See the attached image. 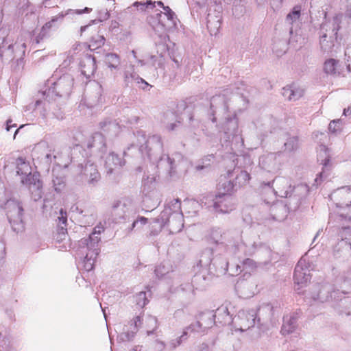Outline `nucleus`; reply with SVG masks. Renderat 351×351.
Masks as SVG:
<instances>
[{"label": "nucleus", "instance_id": "13", "mask_svg": "<svg viewBox=\"0 0 351 351\" xmlns=\"http://www.w3.org/2000/svg\"><path fill=\"white\" fill-rule=\"evenodd\" d=\"M100 239L89 234L88 237L79 241V248L82 255L98 256L100 252Z\"/></svg>", "mask_w": 351, "mask_h": 351}, {"label": "nucleus", "instance_id": "5", "mask_svg": "<svg viewBox=\"0 0 351 351\" xmlns=\"http://www.w3.org/2000/svg\"><path fill=\"white\" fill-rule=\"evenodd\" d=\"M74 79L70 74L61 76L57 81L47 80L48 88L42 91L45 99L50 102L56 97H67L71 93Z\"/></svg>", "mask_w": 351, "mask_h": 351}, {"label": "nucleus", "instance_id": "51", "mask_svg": "<svg viewBox=\"0 0 351 351\" xmlns=\"http://www.w3.org/2000/svg\"><path fill=\"white\" fill-rule=\"evenodd\" d=\"M241 267L243 271H244L246 274H250L255 271L257 268V263L251 258H245L241 263Z\"/></svg>", "mask_w": 351, "mask_h": 351}, {"label": "nucleus", "instance_id": "52", "mask_svg": "<svg viewBox=\"0 0 351 351\" xmlns=\"http://www.w3.org/2000/svg\"><path fill=\"white\" fill-rule=\"evenodd\" d=\"M145 322L146 326L148 328L147 334L150 335L158 328V320L156 317L149 315L147 317Z\"/></svg>", "mask_w": 351, "mask_h": 351}, {"label": "nucleus", "instance_id": "39", "mask_svg": "<svg viewBox=\"0 0 351 351\" xmlns=\"http://www.w3.org/2000/svg\"><path fill=\"white\" fill-rule=\"evenodd\" d=\"M337 38H328V37H322V35H319V44L321 49L324 52H332L333 51L334 47H335V43L337 42Z\"/></svg>", "mask_w": 351, "mask_h": 351}, {"label": "nucleus", "instance_id": "21", "mask_svg": "<svg viewBox=\"0 0 351 351\" xmlns=\"http://www.w3.org/2000/svg\"><path fill=\"white\" fill-rule=\"evenodd\" d=\"M161 223V228L167 225L169 227L170 233L175 234L180 232L184 227V219L182 213L171 215L165 218L164 222Z\"/></svg>", "mask_w": 351, "mask_h": 351}, {"label": "nucleus", "instance_id": "36", "mask_svg": "<svg viewBox=\"0 0 351 351\" xmlns=\"http://www.w3.org/2000/svg\"><path fill=\"white\" fill-rule=\"evenodd\" d=\"M53 239L57 243H62V245L59 246V247L66 249V245L69 240L66 228L63 226L58 228L56 232L53 235Z\"/></svg>", "mask_w": 351, "mask_h": 351}, {"label": "nucleus", "instance_id": "40", "mask_svg": "<svg viewBox=\"0 0 351 351\" xmlns=\"http://www.w3.org/2000/svg\"><path fill=\"white\" fill-rule=\"evenodd\" d=\"M211 239L217 244H223L226 240V232L221 228H213L210 232Z\"/></svg>", "mask_w": 351, "mask_h": 351}, {"label": "nucleus", "instance_id": "53", "mask_svg": "<svg viewBox=\"0 0 351 351\" xmlns=\"http://www.w3.org/2000/svg\"><path fill=\"white\" fill-rule=\"evenodd\" d=\"M184 330L187 331V335H189V332L194 334H201L206 332L204 328L200 326V324L197 319L195 322L191 324L189 326H186Z\"/></svg>", "mask_w": 351, "mask_h": 351}, {"label": "nucleus", "instance_id": "4", "mask_svg": "<svg viewBox=\"0 0 351 351\" xmlns=\"http://www.w3.org/2000/svg\"><path fill=\"white\" fill-rule=\"evenodd\" d=\"M347 293L345 291H340L334 285L326 282L322 285L317 297L313 298L322 302H332L334 306L344 308L343 312L347 315H350L351 298L343 296Z\"/></svg>", "mask_w": 351, "mask_h": 351}, {"label": "nucleus", "instance_id": "1", "mask_svg": "<svg viewBox=\"0 0 351 351\" xmlns=\"http://www.w3.org/2000/svg\"><path fill=\"white\" fill-rule=\"evenodd\" d=\"M142 141L145 143L139 146L138 151L144 158L147 156L150 162V168L153 171L152 173L147 171V174L145 173L143 178V183L145 185L152 184L156 177V168L166 167L169 173L171 176L176 168L175 160L168 156H162L163 145L161 138L158 135H152L145 139V134L141 135Z\"/></svg>", "mask_w": 351, "mask_h": 351}, {"label": "nucleus", "instance_id": "32", "mask_svg": "<svg viewBox=\"0 0 351 351\" xmlns=\"http://www.w3.org/2000/svg\"><path fill=\"white\" fill-rule=\"evenodd\" d=\"M296 328V318L292 315H286L283 317V324L281 328V333L283 335L293 332Z\"/></svg>", "mask_w": 351, "mask_h": 351}, {"label": "nucleus", "instance_id": "2", "mask_svg": "<svg viewBox=\"0 0 351 351\" xmlns=\"http://www.w3.org/2000/svg\"><path fill=\"white\" fill-rule=\"evenodd\" d=\"M210 108L209 115L213 123L216 122L217 116H221L223 119L219 128L221 139L224 142H229L234 138L238 137L240 134L238 119L234 113L231 114L228 111V101L225 96H213L210 100Z\"/></svg>", "mask_w": 351, "mask_h": 351}, {"label": "nucleus", "instance_id": "27", "mask_svg": "<svg viewBox=\"0 0 351 351\" xmlns=\"http://www.w3.org/2000/svg\"><path fill=\"white\" fill-rule=\"evenodd\" d=\"M270 213L275 220L282 221L287 217L289 212L284 202L280 201L271 205Z\"/></svg>", "mask_w": 351, "mask_h": 351}, {"label": "nucleus", "instance_id": "29", "mask_svg": "<svg viewBox=\"0 0 351 351\" xmlns=\"http://www.w3.org/2000/svg\"><path fill=\"white\" fill-rule=\"evenodd\" d=\"M304 90L294 85L287 86L282 88V95L289 101H296L303 96Z\"/></svg>", "mask_w": 351, "mask_h": 351}, {"label": "nucleus", "instance_id": "41", "mask_svg": "<svg viewBox=\"0 0 351 351\" xmlns=\"http://www.w3.org/2000/svg\"><path fill=\"white\" fill-rule=\"evenodd\" d=\"M324 71L328 74L339 75L341 70L339 61L332 58L326 60L324 63Z\"/></svg>", "mask_w": 351, "mask_h": 351}, {"label": "nucleus", "instance_id": "45", "mask_svg": "<svg viewBox=\"0 0 351 351\" xmlns=\"http://www.w3.org/2000/svg\"><path fill=\"white\" fill-rule=\"evenodd\" d=\"M285 150L289 152H295L299 147V141L296 136H290L287 138L284 143Z\"/></svg>", "mask_w": 351, "mask_h": 351}, {"label": "nucleus", "instance_id": "47", "mask_svg": "<svg viewBox=\"0 0 351 351\" xmlns=\"http://www.w3.org/2000/svg\"><path fill=\"white\" fill-rule=\"evenodd\" d=\"M106 64L110 69H116L120 63V59L117 54L108 53L105 56L104 60Z\"/></svg>", "mask_w": 351, "mask_h": 351}, {"label": "nucleus", "instance_id": "25", "mask_svg": "<svg viewBox=\"0 0 351 351\" xmlns=\"http://www.w3.org/2000/svg\"><path fill=\"white\" fill-rule=\"evenodd\" d=\"M125 161L118 154L110 152L105 158L104 167L107 174H111L117 169L123 166Z\"/></svg>", "mask_w": 351, "mask_h": 351}, {"label": "nucleus", "instance_id": "30", "mask_svg": "<svg viewBox=\"0 0 351 351\" xmlns=\"http://www.w3.org/2000/svg\"><path fill=\"white\" fill-rule=\"evenodd\" d=\"M214 313L212 311H207L201 313L197 319L200 324V326L206 331L207 329L211 328L215 323Z\"/></svg>", "mask_w": 351, "mask_h": 351}, {"label": "nucleus", "instance_id": "15", "mask_svg": "<svg viewBox=\"0 0 351 351\" xmlns=\"http://www.w3.org/2000/svg\"><path fill=\"white\" fill-rule=\"evenodd\" d=\"M16 173L21 176V181L23 184H29L32 180L38 178V175L32 174V168L29 163L22 157L16 160Z\"/></svg>", "mask_w": 351, "mask_h": 351}, {"label": "nucleus", "instance_id": "57", "mask_svg": "<svg viewBox=\"0 0 351 351\" xmlns=\"http://www.w3.org/2000/svg\"><path fill=\"white\" fill-rule=\"evenodd\" d=\"M134 298L136 305L141 308H143L149 302L145 291L139 292L134 296Z\"/></svg>", "mask_w": 351, "mask_h": 351}, {"label": "nucleus", "instance_id": "9", "mask_svg": "<svg viewBox=\"0 0 351 351\" xmlns=\"http://www.w3.org/2000/svg\"><path fill=\"white\" fill-rule=\"evenodd\" d=\"M178 213H182L181 210V201L179 199H174L171 200L165 209L160 213L158 218L153 219L152 223V230L150 234L156 235L161 230V223L164 222L165 218L171 215H176Z\"/></svg>", "mask_w": 351, "mask_h": 351}, {"label": "nucleus", "instance_id": "38", "mask_svg": "<svg viewBox=\"0 0 351 351\" xmlns=\"http://www.w3.org/2000/svg\"><path fill=\"white\" fill-rule=\"evenodd\" d=\"M221 27V18L219 16H213L210 14L207 17V27L210 34H216Z\"/></svg>", "mask_w": 351, "mask_h": 351}, {"label": "nucleus", "instance_id": "44", "mask_svg": "<svg viewBox=\"0 0 351 351\" xmlns=\"http://www.w3.org/2000/svg\"><path fill=\"white\" fill-rule=\"evenodd\" d=\"M301 5H297L293 7L292 11L289 12L286 17V22L289 25L299 20L301 15Z\"/></svg>", "mask_w": 351, "mask_h": 351}, {"label": "nucleus", "instance_id": "63", "mask_svg": "<svg viewBox=\"0 0 351 351\" xmlns=\"http://www.w3.org/2000/svg\"><path fill=\"white\" fill-rule=\"evenodd\" d=\"M241 267H242L241 265L237 264L234 267H228V271H229V274L231 276H237L243 271Z\"/></svg>", "mask_w": 351, "mask_h": 351}, {"label": "nucleus", "instance_id": "49", "mask_svg": "<svg viewBox=\"0 0 351 351\" xmlns=\"http://www.w3.org/2000/svg\"><path fill=\"white\" fill-rule=\"evenodd\" d=\"M188 338L189 335H187V331L183 330L182 334L180 337L173 339L169 342L168 348L170 350L176 349L177 347L180 346L183 341H186Z\"/></svg>", "mask_w": 351, "mask_h": 351}, {"label": "nucleus", "instance_id": "34", "mask_svg": "<svg viewBox=\"0 0 351 351\" xmlns=\"http://www.w3.org/2000/svg\"><path fill=\"white\" fill-rule=\"evenodd\" d=\"M29 186V191L32 193V197L34 201H38L42 197V182L39 178L32 180V183L26 184Z\"/></svg>", "mask_w": 351, "mask_h": 351}, {"label": "nucleus", "instance_id": "7", "mask_svg": "<svg viewBox=\"0 0 351 351\" xmlns=\"http://www.w3.org/2000/svg\"><path fill=\"white\" fill-rule=\"evenodd\" d=\"M7 217L12 230L19 233L24 229L23 222V208L21 204L14 199H9L5 203Z\"/></svg>", "mask_w": 351, "mask_h": 351}, {"label": "nucleus", "instance_id": "18", "mask_svg": "<svg viewBox=\"0 0 351 351\" xmlns=\"http://www.w3.org/2000/svg\"><path fill=\"white\" fill-rule=\"evenodd\" d=\"M311 279L310 270L306 261L300 259L295 267L294 280L298 285H305Z\"/></svg>", "mask_w": 351, "mask_h": 351}, {"label": "nucleus", "instance_id": "16", "mask_svg": "<svg viewBox=\"0 0 351 351\" xmlns=\"http://www.w3.org/2000/svg\"><path fill=\"white\" fill-rule=\"evenodd\" d=\"M341 18V15H337L333 17L332 20L324 22L321 25L319 35L328 38H337V32L340 28Z\"/></svg>", "mask_w": 351, "mask_h": 351}, {"label": "nucleus", "instance_id": "37", "mask_svg": "<svg viewBox=\"0 0 351 351\" xmlns=\"http://www.w3.org/2000/svg\"><path fill=\"white\" fill-rule=\"evenodd\" d=\"M284 202L289 212L295 211L300 206L301 198L298 195L289 193Z\"/></svg>", "mask_w": 351, "mask_h": 351}, {"label": "nucleus", "instance_id": "42", "mask_svg": "<svg viewBox=\"0 0 351 351\" xmlns=\"http://www.w3.org/2000/svg\"><path fill=\"white\" fill-rule=\"evenodd\" d=\"M100 125L104 132L110 135H116L119 132V127L115 121H105L101 122Z\"/></svg>", "mask_w": 351, "mask_h": 351}, {"label": "nucleus", "instance_id": "64", "mask_svg": "<svg viewBox=\"0 0 351 351\" xmlns=\"http://www.w3.org/2000/svg\"><path fill=\"white\" fill-rule=\"evenodd\" d=\"M154 273L158 278H160L168 273V270L165 268V266L159 265L156 267Z\"/></svg>", "mask_w": 351, "mask_h": 351}, {"label": "nucleus", "instance_id": "17", "mask_svg": "<svg viewBox=\"0 0 351 351\" xmlns=\"http://www.w3.org/2000/svg\"><path fill=\"white\" fill-rule=\"evenodd\" d=\"M84 146L90 149L93 153H101L104 154L106 150V140L101 133L96 132L93 134L86 142L84 143Z\"/></svg>", "mask_w": 351, "mask_h": 351}, {"label": "nucleus", "instance_id": "46", "mask_svg": "<svg viewBox=\"0 0 351 351\" xmlns=\"http://www.w3.org/2000/svg\"><path fill=\"white\" fill-rule=\"evenodd\" d=\"M52 182L55 191L60 192L65 186V178L62 175L53 173Z\"/></svg>", "mask_w": 351, "mask_h": 351}, {"label": "nucleus", "instance_id": "60", "mask_svg": "<svg viewBox=\"0 0 351 351\" xmlns=\"http://www.w3.org/2000/svg\"><path fill=\"white\" fill-rule=\"evenodd\" d=\"M58 228L63 226L66 228L67 223V215L66 213L63 210V209H60V215L58 217Z\"/></svg>", "mask_w": 351, "mask_h": 351}, {"label": "nucleus", "instance_id": "3", "mask_svg": "<svg viewBox=\"0 0 351 351\" xmlns=\"http://www.w3.org/2000/svg\"><path fill=\"white\" fill-rule=\"evenodd\" d=\"M25 49L26 43L23 36L14 42V36L10 29H0V57L3 62L16 60V65L14 66L16 71H19L24 66L23 56Z\"/></svg>", "mask_w": 351, "mask_h": 351}, {"label": "nucleus", "instance_id": "24", "mask_svg": "<svg viewBox=\"0 0 351 351\" xmlns=\"http://www.w3.org/2000/svg\"><path fill=\"white\" fill-rule=\"evenodd\" d=\"M124 83L127 86H132L134 83L136 84H141V88L143 89H145V87L149 86V84L147 83L143 78H141L134 71V66L132 65H130L126 67L124 74Z\"/></svg>", "mask_w": 351, "mask_h": 351}, {"label": "nucleus", "instance_id": "43", "mask_svg": "<svg viewBox=\"0 0 351 351\" xmlns=\"http://www.w3.org/2000/svg\"><path fill=\"white\" fill-rule=\"evenodd\" d=\"M153 19V22L149 21V23H151L153 29L159 36H162L163 34L165 33V31L167 29L170 28L171 27L173 26L172 25H171V23H169L168 25H165V24L162 23L161 19H158L157 20L155 19Z\"/></svg>", "mask_w": 351, "mask_h": 351}, {"label": "nucleus", "instance_id": "12", "mask_svg": "<svg viewBox=\"0 0 351 351\" xmlns=\"http://www.w3.org/2000/svg\"><path fill=\"white\" fill-rule=\"evenodd\" d=\"M213 207L217 213H228L235 208V201L231 195L219 193L213 199Z\"/></svg>", "mask_w": 351, "mask_h": 351}, {"label": "nucleus", "instance_id": "10", "mask_svg": "<svg viewBox=\"0 0 351 351\" xmlns=\"http://www.w3.org/2000/svg\"><path fill=\"white\" fill-rule=\"evenodd\" d=\"M233 324L235 329L245 331L256 326L255 310H241L234 317Z\"/></svg>", "mask_w": 351, "mask_h": 351}, {"label": "nucleus", "instance_id": "33", "mask_svg": "<svg viewBox=\"0 0 351 351\" xmlns=\"http://www.w3.org/2000/svg\"><path fill=\"white\" fill-rule=\"evenodd\" d=\"M213 252L210 249H206L203 252L199 261V265L202 267L208 269L209 273H213V258H212Z\"/></svg>", "mask_w": 351, "mask_h": 351}, {"label": "nucleus", "instance_id": "23", "mask_svg": "<svg viewBox=\"0 0 351 351\" xmlns=\"http://www.w3.org/2000/svg\"><path fill=\"white\" fill-rule=\"evenodd\" d=\"M81 173L85 176L88 183L93 186L95 185L100 180V173L97 166L90 161H87L84 166L82 165Z\"/></svg>", "mask_w": 351, "mask_h": 351}, {"label": "nucleus", "instance_id": "35", "mask_svg": "<svg viewBox=\"0 0 351 351\" xmlns=\"http://www.w3.org/2000/svg\"><path fill=\"white\" fill-rule=\"evenodd\" d=\"M43 160L48 165L54 162L57 165L66 167V164L61 162L60 155L54 148H49V152L45 154Z\"/></svg>", "mask_w": 351, "mask_h": 351}, {"label": "nucleus", "instance_id": "48", "mask_svg": "<svg viewBox=\"0 0 351 351\" xmlns=\"http://www.w3.org/2000/svg\"><path fill=\"white\" fill-rule=\"evenodd\" d=\"M219 189H222V193L231 195L232 193L237 191L233 180H226L219 184Z\"/></svg>", "mask_w": 351, "mask_h": 351}, {"label": "nucleus", "instance_id": "58", "mask_svg": "<svg viewBox=\"0 0 351 351\" xmlns=\"http://www.w3.org/2000/svg\"><path fill=\"white\" fill-rule=\"evenodd\" d=\"M132 6L137 8V10L141 11H144L147 8H149V6H152V8L155 7V2H153L151 0L147 1L145 2L142 1H136L133 3Z\"/></svg>", "mask_w": 351, "mask_h": 351}, {"label": "nucleus", "instance_id": "31", "mask_svg": "<svg viewBox=\"0 0 351 351\" xmlns=\"http://www.w3.org/2000/svg\"><path fill=\"white\" fill-rule=\"evenodd\" d=\"M212 268L213 272L210 273V275H223L228 270V263L221 258H214Z\"/></svg>", "mask_w": 351, "mask_h": 351}, {"label": "nucleus", "instance_id": "50", "mask_svg": "<svg viewBox=\"0 0 351 351\" xmlns=\"http://www.w3.org/2000/svg\"><path fill=\"white\" fill-rule=\"evenodd\" d=\"M164 12H160L159 14H157V17H159V19H161L162 16L167 17V20L169 21V23L172 25H176V16L174 12L172 11V10L169 6H163Z\"/></svg>", "mask_w": 351, "mask_h": 351}, {"label": "nucleus", "instance_id": "56", "mask_svg": "<svg viewBox=\"0 0 351 351\" xmlns=\"http://www.w3.org/2000/svg\"><path fill=\"white\" fill-rule=\"evenodd\" d=\"M98 256L85 255L84 259V267L86 271H91L94 268L96 258Z\"/></svg>", "mask_w": 351, "mask_h": 351}, {"label": "nucleus", "instance_id": "22", "mask_svg": "<svg viewBox=\"0 0 351 351\" xmlns=\"http://www.w3.org/2000/svg\"><path fill=\"white\" fill-rule=\"evenodd\" d=\"M275 184L274 191L281 197H287V195L293 191L289 179L284 177L276 178L273 182Z\"/></svg>", "mask_w": 351, "mask_h": 351}, {"label": "nucleus", "instance_id": "14", "mask_svg": "<svg viewBox=\"0 0 351 351\" xmlns=\"http://www.w3.org/2000/svg\"><path fill=\"white\" fill-rule=\"evenodd\" d=\"M234 306L229 302H226L217 308L214 313L215 323L222 326L230 325L233 323L232 317Z\"/></svg>", "mask_w": 351, "mask_h": 351}, {"label": "nucleus", "instance_id": "55", "mask_svg": "<svg viewBox=\"0 0 351 351\" xmlns=\"http://www.w3.org/2000/svg\"><path fill=\"white\" fill-rule=\"evenodd\" d=\"M147 221V218L144 217H141L138 219L134 221L131 224L130 227L128 228V233H130L132 231L135 229L138 230L141 229L143 225H145Z\"/></svg>", "mask_w": 351, "mask_h": 351}, {"label": "nucleus", "instance_id": "54", "mask_svg": "<svg viewBox=\"0 0 351 351\" xmlns=\"http://www.w3.org/2000/svg\"><path fill=\"white\" fill-rule=\"evenodd\" d=\"M105 38L102 35H97L93 36L90 44L89 45V47L91 50H95V49L99 48L104 45Z\"/></svg>", "mask_w": 351, "mask_h": 351}, {"label": "nucleus", "instance_id": "61", "mask_svg": "<svg viewBox=\"0 0 351 351\" xmlns=\"http://www.w3.org/2000/svg\"><path fill=\"white\" fill-rule=\"evenodd\" d=\"M213 158H214V156H213V154L206 156L205 158H204L202 159V164H203V165H197V166L196 167V169H197V171H200V170H202V169H204V168H206V167H207L210 166V162H211V160H213Z\"/></svg>", "mask_w": 351, "mask_h": 351}, {"label": "nucleus", "instance_id": "26", "mask_svg": "<svg viewBox=\"0 0 351 351\" xmlns=\"http://www.w3.org/2000/svg\"><path fill=\"white\" fill-rule=\"evenodd\" d=\"M227 173L229 178L235 174V178L233 180L237 190L246 185L250 179V174L246 171L240 170L239 168L234 169L232 171H228Z\"/></svg>", "mask_w": 351, "mask_h": 351}, {"label": "nucleus", "instance_id": "8", "mask_svg": "<svg viewBox=\"0 0 351 351\" xmlns=\"http://www.w3.org/2000/svg\"><path fill=\"white\" fill-rule=\"evenodd\" d=\"M136 212L134 202L131 198L126 197L114 202L111 208V214L114 220L126 219Z\"/></svg>", "mask_w": 351, "mask_h": 351}, {"label": "nucleus", "instance_id": "19", "mask_svg": "<svg viewBox=\"0 0 351 351\" xmlns=\"http://www.w3.org/2000/svg\"><path fill=\"white\" fill-rule=\"evenodd\" d=\"M79 67L83 75L86 78L90 77L97 69L95 58L90 54L83 55L80 58Z\"/></svg>", "mask_w": 351, "mask_h": 351}, {"label": "nucleus", "instance_id": "59", "mask_svg": "<svg viewBox=\"0 0 351 351\" xmlns=\"http://www.w3.org/2000/svg\"><path fill=\"white\" fill-rule=\"evenodd\" d=\"M341 121L340 119L333 120L330 121L328 125V130L332 133L337 132L341 130Z\"/></svg>", "mask_w": 351, "mask_h": 351}, {"label": "nucleus", "instance_id": "20", "mask_svg": "<svg viewBox=\"0 0 351 351\" xmlns=\"http://www.w3.org/2000/svg\"><path fill=\"white\" fill-rule=\"evenodd\" d=\"M280 154V153H269L262 155L259 158V166L269 172L277 170L280 163L278 158Z\"/></svg>", "mask_w": 351, "mask_h": 351}, {"label": "nucleus", "instance_id": "62", "mask_svg": "<svg viewBox=\"0 0 351 351\" xmlns=\"http://www.w3.org/2000/svg\"><path fill=\"white\" fill-rule=\"evenodd\" d=\"M143 324V319L141 316L135 317L131 321V328L132 330L137 332L138 328L141 326Z\"/></svg>", "mask_w": 351, "mask_h": 351}, {"label": "nucleus", "instance_id": "11", "mask_svg": "<svg viewBox=\"0 0 351 351\" xmlns=\"http://www.w3.org/2000/svg\"><path fill=\"white\" fill-rule=\"evenodd\" d=\"M91 10V8L86 7L84 9L69 10L64 14L62 12L60 13L57 16H53L50 21L46 23L43 25L41 32L38 36V38L42 39L44 36H45V35L50 29L56 28L59 25L62 23L63 19L66 15L73 14H82L84 13H89Z\"/></svg>", "mask_w": 351, "mask_h": 351}, {"label": "nucleus", "instance_id": "6", "mask_svg": "<svg viewBox=\"0 0 351 351\" xmlns=\"http://www.w3.org/2000/svg\"><path fill=\"white\" fill-rule=\"evenodd\" d=\"M276 308L271 303H263L255 311L256 324L260 331L265 332L274 325Z\"/></svg>", "mask_w": 351, "mask_h": 351}, {"label": "nucleus", "instance_id": "28", "mask_svg": "<svg viewBox=\"0 0 351 351\" xmlns=\"http://www.w3.org/2000/svg\"><path fill=\"white\" fill-rule=\"evenodd\" d=\"M244 245L247 247V252L250 254L254 253L256 250H258L261 253L265 254L268 259L267 261H264L265 265L271 261V250L268 246L261 243H256V242H253L252 243L250 242H244Z\"/></svg>", "mask_w": 351, "mask_h": 351}]
</instances>
